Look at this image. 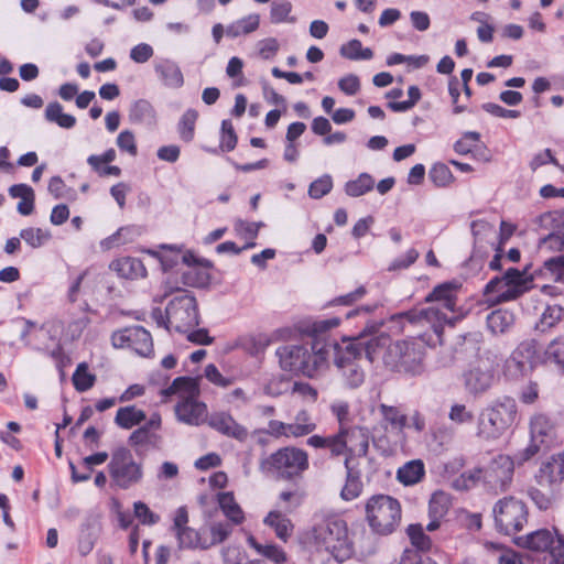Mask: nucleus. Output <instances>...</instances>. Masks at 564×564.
<instances>
[{"instance_id":"393cba45","label":"nucleus","mask_w":564,"mask_h":564,"mask_svg":"<svg viewBox=\"0 0 564 564\" xmlns=\"http://www.w3.org/2000/svg\"><path fill=\"white\" fill-rule=\"evenodd\" d=\"M110 269L124 279H138L147 275V269L143 262L138 258L124 257L115 260L110 264Z\"/></svg>"},{"instance_id":"c03bdc74","label":"nucleus","mask_w":564,"mask_h":564,"mask_svg":"<svg viewBox=\"0 0 564 564\" xmlns=\"http://www.w3.org/2000/svg\"><path fill=\"white\" fill-rule=\"evenodd\" d=\"M197 118H198V112L194 109H187L183 113V116L177 124L180 138L183 141L189 142L193 140Z\"/></svg>"},{"instance_id":"f257e3e1","label":"nucleus","mask_w":564,"mask_h":564,"mask_svg":"<svg viewBox=\"0 0 564 564\" xmlns=\"http://www.w3.org/2000/svg\"><path fill=\"white\" fill-rule=\"evenodd\" d=\"M330 352L332 340L321 336H307L301 343L278 347L275 355L283 371L316 378L328 368Z\"/></svg>"},{"instance_id":"a18cd8bd","label":"nucleus","mask_w":564,"mask_h":564,"mask_svg":"<svg viewBox=\"0 0 564 564\" xmlns=\"http://www.w3.org/2000/svg\"><path fill=\"white\" fill-rule=\"evenodd\" d=\"M292 3L289 0H274L271 3L270 20L274 24L283 22H294V18H290Z\"/></svg>"},{"instance_id":"6e6552de","label":"nucleus","mask_w":564,"mask_h":564,"mask_svg":"<svg viewBox=\"0 0 564 564\" xmlns=\"http://www.w3.org/2000/svg\"><path fill=\"white\" fill-rule=\"evenodd\" d=\"M108 469L111 479L121 489H129L143 478L142 463L137 462L131 451L126 447L112 452Z\"/></svg>"},{"instance_id":"412c9836","label":"nucleus","mask_w":564,"mask_h":564,"mask_svg":"<svg viewBox=\"0 0 564 564\" xmlns=\"http://www.w3.org/2000/svg\"><path fill=\"white\" fill-rule=\"evenodd\" d=\"M525 290L521 283L503 281L499 276L491 279L485 286L484 293L494 296L495 303H503L518 299Z\"/></svg>"},{"instance_id":"ea45409f","label":"nucleus","mask_w":564,"mask_h":564,"mask_svg":"<svg viewBox=\"0 0 564 564\" xmlns=\"http://www.w3.org/2000/svg\"><path fill=\"white\" fill-rule=\"evenodd\" d=\"M553 542L552 533L546 529H542L527 535L524 546L532 551L543 552L549 549L551 550Z\"/></svg>"},{"instance_id":"c85d7f7f","label":"nucleus","mask_w":564,"mask_h":564,"mask_svg":"<svg viewBox=\"0 0 564 564\" xmlns=\"http://www.w3.org/2000/svg\"><path fill=\"white\" fill-rule=\"evenodd\" d=\"M425 475V467L422 460L414 459L405 463L398 469L397 478L398 480L405 485L412 486L422 480Z\"/></svg>"},{"instance_id":"7ed1b4c3","label":"nucleus","mask_w":564,"mask_h":564,"mask_svg":"<svg viewBox=\"0 0 564 564\" xmlns=\"http://www.w3.org/2000/svg\"><path fill=\"white\" fill-rule=\"evenodd\" d=\"M518 408L510 397H502L485 406L478 415L476 436L482 441L500 438L516 423Z\"/></svg>"},{"instance_id":"a878e982","label":"nucleus","mask_w":564,"mask_h":564,"mask_svg":"<svg viewBox=\"0 0 564 564\" xmlns=\"http://www.w3.org/2000/svg\"><path fill=\"white\" fill-rule=\"evenodd\" d=\"M534 274L564 284V253L553 254L544 259L543 264L535 270Z\"/></svg>"},{"instance_id":"680f3d73","label":"nucleus","mask_w":564,"mask_h":564,"mask_svg":"<svg viewBox=\"0 0 564 564\" xmlns=\"http://www.w3.org/2000/svg\"><path fill=\"white\" fill-rule=\"evenodd\" d=\"M134 517L145 525H153L160 521V517L152 512L150 508L142 501L133 503Z\"/></svg>"},{"instance_id":"e433bc0d","label":"nucleus","mask_w":564,"mask_h":564,"mask_svg":"<svg viewBox=\"0 0 564 564\" xmlns=\"http://www.w3.org/2000/svg\"><path fill=\"white\" fill-rule=\"evenodd\" d=\"M479 484L484 486L482 467H476L462 473L453 480L452 486L456 490L465 491L475 488Z\"/></svg>"},{"instance_id":"4468645a","label":"nucleus","mask_w":564,"mask_h":564,"mask_svg":"<svg viewBox=\"0 0 564 564\" xmlns=\"http://www.w3.org/2000/svg\"><path fill=\"white\" fill-rule=\"evenodd\" d=\"M112 345L117 348H130L138 355L148 357L153 351L151 334L142 326L135 325L115 332L111 336Z\"/></svg>"},{"instance_id":"aec40b11","label":"nucleus","mask_w":564,"mask_h":564,"mask_svg":"<svg viewBox=\"0 0 564 564\" xmlns=\"http://www.w3.org/2000/svg\"><path fill=\"white\" fill-rule=\"evenodd\" d=\"M175 414L180 422L198 426L207 421V406L197 397H183L175 405Z\"/></svg>"},{"instance_id":"b1692460","label":"nucleus","mask_w":564,"mask_h":564,"mask_svg":"<svg viewBox=\"0 0 564 564\" xmlns=\"http://www.w3.org/2000/svg\"><path fill=\"white\" fill-rule=\"evenodd\" d=\"M129 120L132 123L153 127L156 124V111L149 100L138 99L129 108Z\"/></svg>"},{"instance_id":"4d7b16f0","label":"nucleus","mask_w":564,"mask_h":564,"mask_svg":"<svg viewBox=\"0 0 564 564\" xmlns=\"http://www.w3.org/2000/svg\"><path fill=\"white\" fill-rule=\"evenodd\" d=\"M43 336H47L53 341H65L64 325L59 319H50L45 322L40 329Z\"/></svg>"},{"instance_id":"8fccbe9b","label":"nucleus","mask_w":564,"mask_h":564,"mask_svg":"<svg viewBox=\"0 0 564 564\" xmlns=\"http://www.w3.org/2000/svg\"><path fill=\"white\" fill-rule=\"evenodd\" d=\"M563 316V308L560 305H547L536 324V328L541 332L553 327Z\"/></svg>"},{"instance_id":"774afa93","label":"nucleus","mask_w":564,"mask_h":564,"mask_svg":"<svg viewBox=\"0 0 564 564\" xmlns=\"http://www.w3.org/2000/svg\"><path fill=\"white\" fill-rule=\"evenodd\" d=\"M536 341L535 340H524L518 345V347L512 351L517 358L521 357L528 361H531L533 365L534 358L536 356Z\"/></svg>"},{"instance_id":"6e6d98bb","label":"nucleus","mask_w":564,"mask_h":564,"mask_svg":"<svg viewBox=\"0 0 564 564\" xmlns=\"http://www.w3.org/2000/svg\"><path fill=\"white\" fill-rule=\"evenodd\" d=\"M332 176L325 174L311 183L308 187V195L314 199H318L328 194L332 191Z\"/></svg>"},{"instance_id":"ddd939ff","label":"nucleus","mask_w":564,"mask_h":564,"mask_svg":"<svg viewBox=\"0 0 564 564\" xmlns=\"http://www.w3.org/2000/svg\"><path fill=\"white\" fill-rule=\"evenodd\" d=\"M540 224L550 232L540 238L538 248L541 254L564 253V210L544 213Z\"/></svg>"},{"instance_id":"a19ab883","label":"nucleus","mask_w":564,"mask_h":564,"mask_svg":"<svg viewBox=\"0 0 564 564\" xmlns=\"http://www.w3.org/2000/svg\"><path fill=\"white\" fill-rule=\"evenodd\" d=\"M349 458L345 459V466L347 468L346 484L340 491V497L345 501H351L359 497L362 490V482L358 475H355L348 466Z\"/></svg>"},{"instance_id":"dca6fc26","label":"nucleus","mask_w":564,"mask_h":564,"mask_svg":"<svg viewBox=\"0 0 564 564\" xmlns=\"http://www.w3.org/2000/svg\"><path fill=\"white\" fill-rule=\"evenodd\" d=\"M336 441L340 443L338 456L348 453L357 456H366L369 448L368 430L361 426H346L338 429Z\"/></svg>"},{"instance_id":"79ce46f5","label":"nucleus","mask_w":564,"mask_h":564,"mask_svg":"<svg viewBox=\"0 0 564 564\" xmlns=\"http://www.w3.org/2000/svg\"><path fill=\"white\" fill-rule=\"evenodd\" d=\"M339 52L343 57L351 61H368L373 56V52L368 47L364 48L359 40H350L348 43L341 45Z\"/></svg>"},{"instance_id":"052dcab7","label":"nucleus","mask_w":564,"mask_h":564,"mask_svg":"<svg viewBox=\"0 0 564 564\" xmlns=\"http://www.w3.org/2000/svg\"><path fill=\"white\" fill-rule=\"evenodd\" d=\"M448 419L456 424H469L474 421V413L465 404L455 403L451 406Z\"/></svg>"},{"instance_id":"2eb2a0df","label":"nucleus","mask_w":564,"mask_h":564,"mask_svg":"<svg viewBox=\"0 0 564 564\" xmlns=\"http://www.w3.org/2000/svg\"><path fill=\"white\" fill-rule=\"evenodd\" d=\"M380 326L381 324L376 322L367 324L358 337L352 339H344L341 344H356L358 346V357L360 358L361 355L365 354L366 358L370 362H373L382 352L386 354L390 345V339L386 335L373 336L369 339H365V335L376 333Z\"/></svg>"},{"instance_id":"c756f323","label":"nucleus","mask_w":564,"mask_h":564,"mask_svg":"<svg viewBox=\"0 0 564 564\" xmlns=\"http://www.w3.org/2000/svg\"><path fill=\"white\" fill-rule=\"evenodd\" d=\"M164 395L181 394V397H197L199 394L197 379L191 377H177L172 384L164 389Z\"/></svg>"},{"instance_id":"864d4df0","label":"nucleus","mask_w":564,"mask_h":564,"mask_svg":"<svg viewBox=\"0 0 564 564\" xmlns=\"http://www.w3.org/2000/svg\"><path fill=\"white\" fill-rule=\"evenodd\" d=\"M546 359L564 370V338L560 337L550 343L545 350Z\"/></svg>"},{"instance_id":"09e8293b","label":"nucleus","mask_w":564,"mask_h":564,"mask_svg":"<svg viewBox=\"0 0 564 564\" xmlns=\"http://www.w3.org/2000/svg\"><path fill=\"white\" fill-rule=\"evenodd\" d=\"M429 177L437 187H445L454 181V176L449 167L441 162L435 163L431 167L429 172Z\"/></svg>"},{"instance_id":"69168bd1","label":"nucleus","mask_w":564,"mask_h":564,"mask_svg":"<svg viewBox=\"0 0 564 564\" xmlns=\"http://www.w3.org/2000/svg\"><path fill=\"white\" fill-rule=\"evenodd\" d=\"M117 145L118 148L129 153L132 156H135L138 153V148L135 143V138L132 131L130 130H123L121 131L117 137Z\"/></svg>"},{"instance_id":"6ab92c4d","label":"nucleus","mask_w":564,"mask_h":564,"mask_svg":"<svg viewBox=\"0 0 564 564\" xmlns=\"http://www.w3.org/2000/svg\"><path fill=\"white\" fill-rule=\"evenodd\" d=\"M207 423L218 433L241 443L249 436L248 429L237 422L229 412H214L207 417Z\"/></svg>"},{"instance_id":"2f4dec72","label":"nucleus","mask_w":564,"mask_h":564,"mask_svg":"<svg viewBox=\"0 0 564 564\" xmlns=\"http://www.w3.org/2000/svg\"><path fill=\"white\" fill-rule=\"evenodd\" d=\"M259 14H249L229 24L226 28V35L229 37H238L242 34H249L259 28Z\"/></svg>"},{"instance_id":"0eeeda50","label":"nucleus","mask_w":564,"mask_h":564,"mask_svg":"<svg viewBox=\"0 0 564 564\" xmlns=\"http://www.w3.org/2000/svg\"><path fill=\"white\" fill-rule=\"evenodd\" d=\"M424 348L414 341L391 343L383 354L384 365L393 371L420 376L424 371Z\"/></svg>"},{"instance_id":"1a4fd4ad","label":"nucleus","mask_w":564,"mask_h":564,"mask_svg":"<svg viewBox=\"0 0 564 564\" xmlns=\"http://www.w3.org/2000/svg\"><path fill=\"white\" fill-rule=\"evenodd\" d=\"M166 329L178 333H187L199 324V315L196 299L183 293L173 297L166 308Z\"/></svg>"},{"instance_id":"4c0bfd02","label":"nucleus","mask_w":564,"mask_h":564,"mask_svg":"<svg viewBox=\"0 0 564 564\" xmlns=\"http://www.w3.org/2000/svg\"><path fill=\"white\" fill-rule=\"evenodd\" d=\"M375 180L368 173H361L356 180H351L345 184V193L350 197H359L372 191Z\"/></svg>"},{"instance_id":"603ef678","label":"nucleus","mask_w":564,"mask_h":564,"mask_svg":"<svg viewBox=\"0 0 564 564\" xmlns=\"http://www.w3.org/2000/svg\"><path fill=\"white\" fill-rule=\"evenodd\" d=\"M306 443L314 448H328L334 456H338V449L340 448V443L336 441V434L329 436L312 435Z\"/></svg>"},{"instance_id":"49530a36","label":"nucleus","mask_w":564,"mask_h":564,"mask_svg":"<svg viewBox=\"0 0 564 564\" xmlns=\"http://www.w3.org/2000/svg\"><path fill=\"white\" fill-rule=\"evenodd\" d=\"M533 369V365L531 361L522 359L521 357L517 358L514 355L506 360L505 364V372L507 376L511 378H519L525 376Z\"/></svg>"},{"instance_id":"13d9d810","label":"nucleus","mask_w":564,"mask_h":564,"mask_svg":"<svg viewBox=\"0 0 564 564\" xmlns=\"http://www.w3.org/2000/svg\"><path fill=\"white\" fill-rule=\"evenodd\" d=\"M479 140L480 134L478 132H465L463 137L455 142L454 150L462 155L468 154L473 151L474 148L477 147Z\"/></svg>"},{"instance_id":"f03ea898","label":"nucleus","mask_w":564,"mask_h":564,"mask_svg":"<svg viewBox=\"0 0 564 564\" xmlns=\"http://www.w3.org/2000/svg\"><path fill=\"white\" fill-rule=\"evenodd\" d=\"M458 284L446 282L433 289L425 297V303L431 306L414 308L403 313V316L412 324L430 325L436 335H441L444 325L451 323L447 312L454 313L457 304Z\"/></svg>"},{"instance_id":"de8ad7c7","label":"nucleus","mask_w":564,"mask_h":564,"mask_svg":"<svg viewBox=\"0 0 564 564\" xmlns=\"http://www.w3.org/2000/svg\"><path fill=\"white\" fill-rule=\"evenodd\" d=\"M383 420L389 423L392 429L401 432L406 424V416L395 406L381 404L379 406Z\"/></svg>"},{"instance_id":"0e129e2a","label":"nucleus","mask_w":564,"mask_h":564,"mask_svg":"<svg viewBox=\"0 0 564 564\" xmlns=\"http://www.w3.org/2000/svg\"><path fill=\"white\" fill-rule=\"evenodd\" d=\"M237 144V135L234 130L232 123L229 120L221 122V140L220 147L224 151H232Z\"/></svg>"},{"instance_id":"39448f33","label":"nucleus","mask_w":564,"mask_h":564,"mask_svg":"<svg viewBox=\"0 0 564 564\" xmlns=\"http://www.w3.org/2000/svg\"><path fill=\"white\" fill-rule=\"evenodd\" d=\"M316 544L329 553L337 562H345L354 555V542L347 522L330 517L314 528Z\"/></svg>"},{"instance_id":"5fc2aeb1","label":"nucleus","mask_w":564,"mask_h":564,"mask_svg":"<svg viewBox=\"0 0 564 564\" xmlns=\"http://www.w3.org/2000/svg\"><path fill=\"white\" fill-rule=\"evenodd\" d=\"M409 99L404 101H390L388 107L394 112H404L415 106L421 99V91L417 86H410L408 89Z\"/></svg>"},{"instance_id":"7c9ffc66","label":"nucleus","mask_w":564,"mask_h":564,"mask_svg":"<svg viewBox=\"0 0 564 564\" xmlns=\"http://www.w3.org/2000/svg\"><path fill=\"white\" fill-rule=\"evenodd\" d=\"M45 119L48 122L56 123L63 129H72L76 124V118L63 111V106L55 101L50 102L45 108Z\"/></svg>"},{"instance_id":"c9c22d12","label":"nucleus","mask_w":564,"mask_h":564,"mask_svg":"<svg viewBox=\"0 0 564 564\" xmlns=\"http://www.w3.org/2000/svg\"><path fill=\"white\" fill-rule=\"evenodd\" d=\"M218 503L225 516L235 524L243 521V512L239 505L236 502L231 492H220L218 495Z\"/></svg>"},{"instance_id":"cd10ccee","label":"nucleus","mask_w":564,"mask_h":564,"mask_svg":"<svg viewBox=\"0 0 564 564\" xmlns=\"http://www.w3.org/2000/svg\"><path fill=\"white\" fill-rule=\"evenodd\" d=\"M264 524L272 528L278 539L286 542L292 535L293 524L291 520L280 511H270L263 520Z\"/></svg>"},{"instance_id":"e2e57ef3","label":"nucleus","mask_w":564,"mask_h":564,"mask_svg":"<svg viewBox=\"0 0 564 564\" xmlns=\"http://www.w3.org/2000/svg\"><path fill=\"white\" fill-rule=\"evenodd\" d=\"M89 322L90 321L86 315L72 321L66 328L64 327L65 341H72L79 338Z\"/></svg>"},{"instance_id":"37998d69","label":"nucleus","mask_w":564,"mask_h":564,"mask_svg":"<svg viewBox=\"0 0 564 564\" xmlns=\"http://www.w3.org/2000/svg\"><path fill=\"white\" fill-rule=\"evenodd\" d=\"M72 381L78 392H85L94 387L96 376L88 370L86 362H80L73 373Z\"/></svg>"},{"instance_id":"f704fd0d","label":"nucleus","mask_w":564,"mask_h":564,"mask_svg":"<svg viewBox=\"0 0 564 564\" xmlns=\"http://www.w3.org/2000/svg\"><path fill=\"white\" fill-rule=\"evenodd\" d=\"M554 430V424L545 414L539 413L530 420V436L540 443H544V438L550 436Z\"/></svg>"},{"instance_id":"f8f14e48","label":"nucleus","mask_w":564,"mask_h":564,"mask_svg":"<svg viewBox=\"0 0 564 564\" xmlns=\"http://www.w3.org/2000/svg\"><path fill=\"white\" fill-rule=\"evenodd\" d=\"M514 460L509 455L495 456L486 467H482L484 489L494 495L506 491L512 481Z\"/></svg>"},{"instance_id":"4be33fe9","label":"nucleus","mask_w":564,"mask_h":564,"mask_svg":"<svg viewBox=\"0 0 564 564\" xmlns=\"http://www.w3.org/2000/svg\"><path fill=\"white\" fill-rule=\"evenodd\" d=\"M464 388L468 394L478 397L484 394L494 382V372L480 366L473 367L463 375Z\"/></svg>"},{"instance_id":"58836bf2","label":"nucleus","mask_w":564,"mask_h":564,"mask_svg":"<svg viewBox=\"0 0 564 564\" xmlns=\"http://www.w3.org/2000/svg\"><path fill=\"white\" fill-rule=\"evenodd\" d=\"M452 505L451 496L444 491H435L429 501V517L443 519Z\"/></svg>"},{"instance_id":"9b49d317","label":"nucleus","mask_w":564,"mask_h":564,"mask_svg":"<svg viewBox=\"0 0 564 564\" xmlns=\"http://www.w3.org/2000/svg\"><path fill=\"white\" fill-rule=\"evenodd\" d=\"M358 346L356 344H339L332 340L330 359L341 371L346 384L350 388L359 387L365 380L364 370L357 365Z\"/></svg>"},{"instance_id":"9d476101","label":"nucleus","mask_w":564,"mask_h":564,"mask_svg":"<svg viewBox=\"0 0 564 564\" xmlns=\"http://www.w3.org/2000/svg\"><path fill=\"white\" fill-rule=\"evenodd\" d=\"M496 528L506 534L521 531L528 522V509L522 500L512 496L498 500L492 509Z\"/></svg>"},{"instance_id":"bb28decb","label":"nucleus","mask_w":564,"mask_h":564,"mask_svg":"<svg viewBox=\"0 0 564 564\" xmlns=\"http://www.w3.org/2000/svg\"><path fill=\"white\" fill-rule=\"evenodd\" d=\"M247 543L257 552V554L270 560L274 564H284L288 561V556L284 550L275 544H262L258 542L251 534L247 536Z\"/></svg>"},{"instance_id":"338daca9","label":"nucleus","mask_w":564,"mask_h":564,"mask_svg":"<svg viewBox=\"0 0 564 564\" xmlns=\"http://www.w3.org/2000/svg\"><path fill=\"white\" fill-rule=\"evenodd\" d=\"M262 225V223H251L238 219L235 223V230L237 231L238 235L245 238L254 239Z\"/></svg>"},{"instance_id":"5701e85b","label":"nucleus","mask_w":564,"mask_h":564,"mask_svg":"<svg viewBox=\"0 0 564 564\" xmlns=\"http://www.w3.org/2000/svg\"><path fill=\"white\" fill-rule=\"evenodd\" d=\"M154 70L166 87L181 88L184 85V76L180 66L171 59L156 63Z\"/></svg>"},{"instance_id":"bf43d9fd","label":"nucleus","mask_w":564,"mask_h":564,"mask_svg":"<svg viewBox=\"0 0 564 564\" xmlns=\"http://www.w3.org/2000/svg\"><path fill=\"white\" fill-rule=\"evenodd\" d=\"M210 539H207L208 549L224 542L231 533L232 527L225 522H215L209 528Z\"/></svg>"},{"instance_id":"473e14b6","label":"nucleus","mask_w":564,"mask_h":564,"mask_svg":"<svg viewBox=\"0 0 564 564\" xmlns=\"http://www.w3.org/2000/svg\"><path fill=\"white\" fill-rule=\"evenodd\" d=\"M145 417V413L142 410L129 405L117 411L115 423L122 429L130 430L143 422Z\"/></svg>"},{"instance_id":"3c124183","label":"nucleus","mask_w":564,"mask_h":564,"mask_svg":"<svg viewBox=\"0 0 564 564\" xmlns=\"http://www.w3.org/2000/svg\"><path fill=\"white\" fill-rule=\"evenodd\" d=\"M406 531L413 546L421 551L430 550L432 541L424 533L422 524H410Z\"/></svg>"},{"instance_id":"72a5a7b5","label":"nucleus","mask_w":564,"mask_h":564,"mask_svg":"<svg viewBox=\"0 0 564 564\" xmlns=\"http://www.w3.org/2000/svg\"><path fill=\"white\" fill-rule=\"evenodd\" d=\"M514 323V316L510 311L496 310L487 316V326L494 334L507 332Z\"/></svg>"},{"instance_id":"a211bd4d","label":"nucleus","mask_w":564,"mask_h":564,"mask_svg":"<svg viewBox=\"0 0 564 564\" xmlns=\"http://www.w3.org/2000/svg\"><path fill=\"white\" fill-rule=\"evenodd\" d=\"M470 228L474 236V251L470 260L476 261L486 257L489 249L495 250L497 231L492 224L484 219L474 220Z\"/></svg>"},{"instance_id":"20e7f679","label":"nucleus","mask_w":564,"mask_h":564,"mask_svg":"<svg viewBox=\"0 0 564 564\" xmlns=\"http://www.w3.org/2000/svg\"><path fill=\"white\" fill-rule=\"evenodd\" d=\"M308 466L307 453L294 446L279 448L259 462V470L263 475L282 480L302 477Z\"/></svg>"},{"instance_id":"f3484780","label":"nucleus","mask_w":564,"mask_h":564,"mask_svg":"<svg viewBox=\"0 0 564 564\" xmlns=\"http://www.w3.org/2000/svg\"><path fill=\"white\" fill-rule=\"evenodd\" d=\"M188 513L185 507H180L173 519L172 530L174 531L178 546L184 549H208L207 538L203 536L196 530L189 528Z\"/></svg>"},{"instance_id":"423d86ee","label":"nucleus","mask_w":564,"mask_h":564,"mask_svg":"<svg viewBox=\"0 0 564 564\" xmlns=\"http://www.w3.org/2000/svg\"><path fill=\"white\" fill-rule=\"evenodd\" d=\"M366 519L377 534H390L401 520L400 502L387 495L372 496L366 503Z\"/></svg>"}]
</instances>
